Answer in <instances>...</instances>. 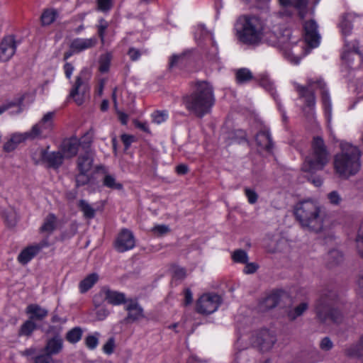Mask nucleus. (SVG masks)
I'll list each match as a JSON object with an SVG mask.
<instances>
[{
    "mask_svg": "<svg viewBox=\"0 0 363 363\" xmlns=\"http://www.w3.org/2000/svg\"><path fill=\"white\" fill-rule=\"evenodd\" d=\"M87 172H81L77 176L76 183L77 186H83L87 184L89 181V177L86 175Z\"/></svg>",
    "mask_w": 363,
    "mask_h": 363,
    "instance_id": "nucleus-54",
    "label": "nucleus"
},
{
    "mask_svg": "<svg viewBox=\"0 0 363 363\" xmlns=\"http://www.w3.org/2000/svg\"><path fill=\"white\" fill-rule=\"evenodd\" d=\"M121 140L123 143L125 148L128 149L129 146L131 145V143L133 142L134 137L133 135L123 134L121 135Z\"/></svg>",
    "mask_w": 363,
    "mask_h": 363,
    "instance_id": "nucleus-59",
    "label": "nucleus"
},
{
    "mask_svg": "<svg viewBox=\"0 0 363 363\" xmlns=\"http://www.w3.org/2000/svg\"><path fill=\"white\" fill-rule=\"evenodd\" d=\"M98 9L106 12L111 9L112 6V0H97Z\"/></svg>",
    "mask_w": 363,
    "mask_h": 363,
    "instance_id": "nucleus-50",
    "label": "nucleus"
},
{
    "mask_svg": "<svg viewBox=\"0 0 363 363\" xmlns=\"http://www.w3.org/2000/svg\"><path fill=\"white\" fill-rule=\"evenodd\" d=\"M78 206L86 218L91 219L95 216L96 209L85 200H80Z\"/></svg>",
    "mask_w": 363,
    "mask_h": 363,
    "instance_id": "nucleus-31",
    "label": "nucleus"
},
{
    "mask_svg": "<svg viewBox=\"0 0 363 363\" xmlns=\"http://www.w3.org/2000/svg\"><path fill=\"white\" fill-rule=\"evenodd\" d=\"M56 218L53 214L48 215L41 227V231L50 233L55 228Z\"/></svg>",
    "mask_w": 363,
    "mask_h": 363,
    "instance_id": "nucleus-36",
    "label": "nucleus"
},
{
    "mask_svg": "<svg viewBox=\"0 0 363 363\" xmlns=\"http://www.w3.org/2000/svg\"><path fill=\"white\" fill-rule=\"evenodd\" d=\"M99 296L106 300L108 303L115 306H118L122 303L125 304L127 301L124 294L111 290L107 287L101 289Z\"/></svg>",
    "mask_w": 363,
    "mask_h": 363,
    "instance_id": "nucleus-19",
    "label": "nucleus"
},
{
    "mask_svg": "<svg viewBox=\"0 0 363 363\" xmlns=\"http://www.w3.org/2000/svg\"><path fill=\"white\" fill-rule=\"evenodd\" d=\"M256 142L259 147L269 150L272 146V140L269 133L267 130L258 133L256 135Z\"/></svg>",
    "mask_w": 363,
    "mask_h": 363,
    "instance_id": "nucleus-27",
    "label": "nucleus"
},
{
    "mask_svg": "<svg viewBox=\"0 0 363 363\" xmlns=\"http://www.w3.org/2000/svg\"><path fill=\"white\" fill-rule=\"evenodd\" d=\"M99 275L96 273H91L82 279L79 284V291L84 294L89 291L98 281Z\"/></svg>",
    "mask_w": 363,
    "mask_h": 363,
    "instance_id": "nucleus-25",
    "label": "nucleus"
},
{
    "mask_svg": "<svg viewBox=\"0 0 363 363\" xmlns=\"http://www.w3.org/2000/svg\"><path fill=\"white\" fill-rule=\"evenodd\" d=\"M183 55H174L171 57L169 60V67H174L179 62H180L184 58Z\"/></svg>",
    "mask_w": 363,
    "mask_h": 363,
    "instance_id": "nucleus-63",
    "label": "nucleus"
},
{
    "mask_svg": "<svg viewBox=\"0 0 363 363\" xmlns=\"http://www.w3.org/2000/svg\"><path fill=\"white\" fill-rule=\"evenodd\" d=\"M74 70V67L71 63L67 62L65 64L64 71H65V76L67 79L71 78Z\"/></svg>",
    "mask_w": 363,
    "mask_h": 363,
    "instance_id": "nucleus-61",
    "label": "nucleus"
},
{
    "mask_svg": "<svg viewBox=\"0 0 363 363\" xmlns=\"http://www.w3.org/2000/svg\"><path fill=\"white\" fill-rule=\"evenodd\" d=\"M23 141L21 134H13L8 142L4 145V150L7 152L13 150L16 146Z\"/></svg>",
    "mask_w": 363,
    "mask_h": 363,
    "instance_id": "nucleus-38",
    "label": "nucleus"
},
{
    "mask_svg": "<svg viewBox=\"0 0 363 363\" xmlns=\"http://www.w3.org/2000/svg\"><path fill=\"white\" fill-rule=\"evenodd\" d=\"M97 39L95 37L90 38H77L72 40L70 49L73 52H81L95 46Z\"/></svg>",
    "mask_w": 363,
    "mask_h": 363,
    "instance_id": "nucleus-21",
    "label": "nucleus"
},
{
    "mask_svg": "<svg viewBox=\"0 0 363 363\" xmlns=\"http://www.w3.org/2000/svg\"><path fill=\"white\" fill-rule=\"evenodd\" d=\"M36 328V324L35 321L30 319L24 323V335H29Z\"/></svg>",
    "mask_w": 363,
    "mask_h": 363,
    "instance_id": "nucleus-57",
    "label": "nucleus"
},
{
    "mask_svg": "<svg viewBox=\"0 0 363 363\" xmlns=\"http://www.w3.org/2000/svg\"><path fill=\"white\" fill-rule=\"evenodd\" d=\"M328 259H332V262L337 264L342 259V254L337 250H331L328 254Z\"/></svg>",
    "mask_w": 363,
    "mask_h": 363,
    "instance_id": "nucleus-49",
    "label": "nucleus"
},
{
    "mask_svg": "<svg viewBox=\"0 0 363 363\" xmlns=\"http://www.w3.org/2000/svg\"><path fill=\"white\" fill-rule=\"evenodd\" d=\"M82 331L79 328H75L69 330L66 336L67 340L71 343H76L81 339Z\"/></svg>",
    "mask_w": 363,
    "mask_h": 363,
    "instance_id": "nucleus-40",
    "label": "nucleus"
},
{
    "mask_svg": "<svg viewBox=\"0 0 363 363\" xmlns=\"http://www.w3.org/2000/svg\"><path fill=\"white\" fill-rule=\"evenodd\" d=\"M99 333H96L95 335H91L86 337L85 344L89 349L94 350L97 347L99 344Z\"/></svg>",
    "mask_w": 363,
    "mask_h": 363,
    "instance_id": "nucleus-43",
    "label": "nucleus"
},
{
    "mask_svg": "<svg viewBox=\"0 0 363 363\" xmlns=\"http://www.w3.org/2000/svg\"><path fill=\"white\" fill-rule=\"evenodd\" d=\"M245 264V266L243 269V272L246 274L255 273L259 267L258 264H256L255 262H248L247 261V263Z\"/></svg>",
    "mask_w": 363,
    "mask_h": 363,
    "instance_id": "nucleus-53",
    "label": "nucleus"
},
{
    "mask_svg": "<svg viewBox=\"0 0 363 363\" xmlns=\"http://www.w3.org/2000/svg\"><path fill=\"white\" fill-rule=\"evenodd\" d=\"M308 308L307 302H302L288 312L289 318L291 320H295L301 316Z\"/></svg>",
    "mask_w": 363,
    "mask_h": 363,
    "instance_id": "nucleus-32",
    "label": "nucleus"
},
{
    "mask_svg": "<svg viewBox=\"0 0 363 363\" xmlns=\"http://www.w3.org/2000/svg\"><path fill=\"white\" fill-rule=\"evenodd\" d=\"M93 162V155L90 152H86L84 155L79 156L78 159V168L81 172H88Z\"/></svg>",
    "mask_w": 363,
    "mask_h": 363,
    "instance_id": "nucleus-24",
    "label": "nucleus"
},
{
    "mask_svg": "<svg viewBox=\"0 0 363 363\" xmlns=\"http://www.w3.org/2000/svg\"><path fill=\"white\" fill-rule=\"evenodd\" d=\"M83 74L84 72H82L77 77L74 87L69 94V96L72 98L78 105H81L83 103L85 92L87 89V85L85 81L82 79Z\"/></svg>",
    "mask_w": 363,
    "mask_h": 363,
    "instance_id": "nucleus-17",
    "label": "nucleus"
},
{
    "mask_svg": "<svg viewBox=\"0 0 363 363\" xmlns=\"http://www.w3.org/2000/svg\"><path fill=\"white\" fill-rule=\"evenodd\" d=\"M320 0H279V3L284 7H294L299 13L301 18H303L306 13V6L308 4L316 5Z\"/></svg>",
    "mask_w": 363,
    "mask_h": 363,
    "instance_id": "nucleus-20",
    "label": "nucleus"
},
{
    "mask_svg": "<svg viewBox=\"0 0 363 363\" xmlns=\"http://www.w3.org/2000/svg\"><path fill=\"white\" fill-rule=\"evenodd\" d=\"M27 313L29 318L35 320H41L48 315V311L38 305H30L27 308Z\"/></svg>",
    "mask_w": 363,
    "mask_h": 363,
    "instance_id": "nucleus-23",
    "label": "nucleus"
},
{
    "mask_svg": "<svg viewBox=\"0 0 363 363\" xmlns=\"http://www.w3.org/2000/svg\"><path fill=\"white\" fill-rule=\"evenodd\" d=\"M125 309L128 312L126 317L128 322L138 321L145 317L143 309L136 300L128 299L125 302Z\"/></svg>",
    "mask_w": 363,
    "mask_h": 363,
    "instance_id": "nucleus-15",
    "label": "nucleus"
},
{
    "mask_svg": "<svg viewBox=\"0 0 363 363\" xmlns=\"http://www.w3.org/2000/svg\"><path fill=\"white\" fill-rule=\"evenodd\" d=\"M21 99H18L16 101H9L6 103L5 104L0 106V115L2 114L5 111L13 106H16L19 112L21 110Z\"/></svg>",
    "mask_w": 363,
    "mask_h": 363,
    "instance_id": "nucleus-46",
    "label": "nucleus"
},
{
    "mask_svg": "<svg viewBox=\"0 0 363 363\" xmlns=\"http://www.w3.org/2000/svg\"><path fill=\"white\" fill-rule=\"evenodd\" d=\"M80 145V140L77 137H72L63 140L60 147V150L65 159H69L77 154Z\"/></svg>",
    "mask_w": 363,
    "mask_h": 363,
    "instance_id": "nucleus-16",
    "label": "nucleus"
},
{
    "mask_svg": "<svg viewBox=\"0 0 363 363\" xmlns=\"http://www.w3.org/2000/svg\"><path fill=\"white\" fill-rule=\"evenodd\" d=\"M329 160V152L323 140L320 137H315L312 144V152L306 158L302 166V170L306 172L321 170L328 163Z\"/></svg>",
    "mask_w": 363,
    "mask_h": 363,
    "instance_id": "nucleus-6",
    "label": "nucleus"
},
{
    "mask_svg": "<svg viewBox=\"0 0 363 363\" xmlns=\"http://www.w3.org/2000/svg\"><path fill=\"white\" fill-rule=\"evenodd\" d=\"M235 30L238 39L244 44L257 45L265 41L279 48L284 57L293 65H298L307 55L299 35H294L289 29L278 27L267 32L265 22L259 16L246 14L240 16L235 24Z\"/></svg>",
    "mask_w": 363,
    "mask_h": 363,
    "instance_id": "nucleus-1",
    "label": "nucleus"
},
{
    "mask_svg": "<svg viewBox=\"0 0 363 363\" xmlns=\"http://www.w3.org/2000/svg\"><path fill=\"white\" fill-rule=\"evenodd\" d=\"M345 354L351 357L363 358V335L357 343L353 344L345 349Z\"/></svg>",
    "mask_w": 363,
    "mask_h": 363,
    "instance_id": "nucleus-26",
    "label": "nucleus"
},
{
    "mask_svg": "<svg viewBox=\"0 0 363 363\" xmlns=\"http://www.w3.org/2000/svg\"><path fill=\"white\" fill-rule=\"evenodd\" d=\"M232 258L234 262L241 264L247 263L248 261L247 253L243 250H237L233 252Z\"/></svg>",
    "mask_w": 363,
    "mask_h": 363,
    "instance_id": "nucleus-41",
    "label": "nucleus"
},
{
    "mask_svg": "<svg viewBox=\"0 0 363 363\" xmlns=\"http://www.w3.org/2000/svg\"><path fill=\"white\" fill-rule=\"evenodd\" d=\"M173 277L177 279H182L186 277V271L182 267H175L173 271Z\"/></svg>",
    "mask_w": 363,
    "mask_h": 363,
    "instance_id": "nucleus-58",
    "label": "nucleus"
},
{
    "mask_svg": "<svg viewBox=\"0 0 363 363\" xmlns=\"http://www.w3.org/2000/svg\"><path fill=\"white\" fill-rule=\"evenodd\" d=\"M294 214L302 228L314 232L323 229L325 214L318 202L312 199L301 201L294 206Z\"/></svg>",
    "mask_w": 363,
    "mask_h": 363,
    "instance_id": "nucleus-3",
    "label": "nucleus"
},
{
    "mask_svg": "<svg viewBox=\"0 0 363 363\" xmlns=\"http://www.w3.org/2000/svg\"><path fill=\"white\" fill-rule=\"evenodd\" d=\"M169 228L165 225H157L152 228V232L157 236H162L167 234Z\"/></svg>",
    "mask_w": 363,
    "mask_h": 363,
    "instance_id": "nucleus-48",
    "label": "nucleus"
},
{
    "mask_svg": "<svg viewBox=\"0 0 363 363\" xmlns=\"http://www.w3.org/2000/svg\"><path fill=\"white\" fill-rule=\"evenodd\" d=\"M55 112L50 111L45 113L42 119L32 128L24 133V140H34L46 138L52 130Z\"/></svg>",
    "mask_w": 363,
    "mask_h": 363,
    "instance_id": "nucleus-9",
    "label": "nucleus"
},
{
    "mask_svg": "<svg viewBox=\"0 0 363 363\" xmlns=\"http://www.w3.org/2000/svg\"><path fill=\"white\" fill-rule=\"evenodd\" d=\"M35 363H54L52 355L45 352L35 357Z\"/></svg>",
    "mask_w": 363,
    "mask_h": 363,
    "instance_id": "nucleus-51",
    "label": "nucleus"
},
{
    "mask_svg": "<svg viewBox=\"0 0 363 363\" xmlns=\"http://www.w3.org/2000/svg\"><path fill=\"white\" fill-rule=\"evenodd\" d=\"M294 85L300 99L304 103L303 111L307 117H313L315 113V99L313 91L315 89H320L325 117L328 126L330 128L332 121V104L328 91L325 88V84L321 79L316 81L309 79L306 86H301L296 82L294 83Z\"/></svg>",
    "mask_w": 363,
    "mask_h": 363,
    "instance_id": "nucleus-2",
    "label": "nucleus"
},
{
    "mask_svg": "<svg viewBox=\"0 0 363 363\" xmlns=\"http://www.w3.org/2000/svg\"><path fill=\"white\" fill-rule=\"evenodd\" d=\"M333 347V343L329 337H325L321 340L320 343V347L321 348V350L328 351L331 350Z\"/></svg>",
    "mask_w": 363,
    "mask_h": 363,
    "instance_id": "nucleus-56",
    "label": "nucleus"
},
{
    "mask_svg": "<svg viewBox=\"0 0 363 363\" xmlns=\"http://www.w3.org/2000/svg\"><path fill=\"white\" fill-rule=\"evenodd\" d=\"M109 314L108 311L104 306H98L96 308V317L98 320H104Z\"/></svg>",
    "mask_w": 363,
    "mask_h": 363,
    "instance_id": "nucleus-52",
    "label": "nucleus"
},
{
    "mask_svg": "<svg viewBox=\"0 0 363 363\" xmlns=\"http://www.w3.org/2000/svg\"><path fill=\"white\" fill-rule=\"evenodd\" d=\"M135 245V239L132 231L122 229L116 238L114 248L118 252H124L132 250Z\"/></svg>",
    "mask_w": 363,
    "mask_h": 363,
    "instance_id": "nucleus-12",
    "label": "nucleus"
},
{
    "mask_svg": "<svg viewBox=\"0 0 363 363\" xmlns=\"http://www.w3.org/2000/svg\"><path fill=\"white\" fill-rule=\"evenodd\" d=\"M194 37L197 42H201L202 40H209L213 43L212 34L206 30L203 25H198L196 27Z\"/></svg>",
    "mask_w": 363,
    "mask_h": 363,
    "instance_id": "nucleus-29",
    "label": "nucleus"
},
{
    "mask_svg": "<svg viewBox=\"0 0 363 363\" xmlns=\"http://www.w3.org/2000/svg\"><path fill=\"white\" fill-rule=\"evenodd\" d=\"M252 78V72L247 68H242L236 72V80L238 83H245Z\"/></svg>",
    "mask_w": 363,
    "mask_h": 363,
    "instance_id": "nucleus-39",
    "label": "nucleus"
},
{
    "mask_svg": "<svg viewBox=\"0 0 363 363\" xmlns=\"http://www.w3.org/2000/svg\"><path fill=\"white\" fill-rule=\"evenodd\" d=\"M221 297L216 293H206L196 301V310L201 314H211L218 308Z\"/></svg>",
    "mask_w": 363,
    "mask_h": 363,
    "instance_id": "nucleus-10",
    "label": "nucleus"
},
{
    "mask_svg": "<svg viewBox=\"0 0 363 363\" xmlns=\"http://www.w3.org/2000/svg\"><path fill=\"white\" fill-rule=\"evenodd\" d=\"M103 184L105 186L112 189L121 190L123 189V185L118 182L114 176L111 174H106L104 176Z\"/></svg>",
    "mask_w": 363,
    "mask_h": 363,
    "instance_id": "nucleus-37",
    "label": "nucleus"
},
{
    "mask_svg": "<svg viewBox=\"0 0 363 363\" xmlns=\"http://www.w3.org/2000/svg\"><path fill=\"white\" fill-rule=\"evenodd\" d=\"M336 298L335 292L325 294L318 301L315 306V313L318 318L323 323L333 321L339 323L342 321L343 315L338 309L333 307V303Z\"/></svg>",
    "mask_w": 363,
    "mask_h": 363,
    "instance_id": "nucleus-7",
    "label": "nucleus"
},
{
    "mask_svg": "<svg viewBox=\"0 0 363 363\" xmlns=\"http://www.w3.org/2000/svg\"><path fill=\"white\" fill-rule=\"evenodd\" d=\"M111 60L112 55L110 52L103 54L100 56L99 60V70L100 72L106 73L108 72Z\"/></svg>",
    "mask_w": 363,
    "mask_h": 363,
    "instance_id": "nucleus-30",
    "label": "nucleus"
},
{
    "mask_svg": "<svg viewBox=\"0 0 363 363\" xmlns=\"http://www.w3.org/2000/svg\"><path fill=\"white\" fill-rule=\"evenodd\" d=\"M43 247L44 245H36L24 248V264L32 259Z\"/></svg>",
    "mask_w": 363,
    "mask_h": 363,
    "instance_id": "nucleus-33",
    "label": "nucleus"
},
{
    "mask_svg": "<svg viewBox=\"0 0 363 363\" xmlns=\"http://www.w3.org/2000/svg\"><path fill=\"white\" fill-rule=\"evenodd\" d=\"M168 118V113L166 111H157L152 114V119L155 123L161 124Z\"/></svg>",
    "mask_w": 363,
    "mask_h": 363,
    "instance_id": "nucleus-42",
    "label": "nucleus"
},
{
    "mask_svg": "<svg viewBox=\"0 0 363 363\" xmlns=\"http://www.w3.org/2000/svg\"><path fill=\"white\" fill-rule=\"evenodd\" d=\"M259 82L262 86L269 91L272 95H274L275 91L274 82L267 74H261L259 75Z\"/></svg>",
    "mask_w": 363,
    "mask_h": 363,
    "instance_id": "nucleus-34",
    "label": "nucleus"
},
{
    "mask_svg": "<svg viewBox=\"0 0 363 363\" xmlns=\"http://www.w3.org/2000/svg\"><path fill=\"white\" fill-rule=\"evenodd\" d=\"M186 108L198 117L209 112L214 103L212 86L206 82H199L194 91L184 99Z\"/></svg>",
    "mask_w": 363,
    "mask_h": 363,
    "instance_id": "nucleus-5",
    "label": "nucleus"
},
{
    "mask_svg": "<svg viewBox=\"0 0 363 363\" xmlns=\"http://www.w3.org/2000/svg\"><path fill=\"white\" fill-rule=\"evenodd\" d=\"M58 16V12L55 9H45L41 15V22L43 26L52 23Z\"/></svg>",
    "mask_w": 363,
    "mask_h": 363,
    "instance_id": "nucleus-28",
    "label": "nucleus"
},
{
    "mask_svg": "<svg viewBox=\"0 0 363 363\" xmlns=\"http://www.w3.org/2000/svg\"><path fill=\"white\" fill-rule=\"evenodd\" d=\"M341 151L334 158V168L337 174L347 179L357 174L361 169V152L350 143H341Z\"/></svg>",
    "mask_w": 363,
    "mask_h": 363,
    "instance_id": "nucleus-4",
    "label": "nucleus"
},
{
    "mask_svg": "<svg viewBox=\"0 0 363 363\" xmlns=\"http://www.w3.org/2000/svg\"><path fill=\"white\" fill-rule=\"evenodd\" d=\"M279 301V295L273 293L267 296L262 303L261 307L266 309H270L275 307Z\"/></svg>",
    "mask_w": 363,
    "mask_h": 363,
    "instance_id": "nucleus-35",
    "label": "nucleus"
},
{
    "mask_svg": "<svg viewBox=\"0 0 363 363\" xmlns=\"http://www.w3.org/2000/svg\"><path fill=\"white\" fill-rule=\"evenodd\" d=\"M353 16L352 14L346 15L342 20L340 28L342 35L344 38V47L341 55L342 60L350 65L354 57L361 58L357 50V43L356 41H350L347 38L351 34L352 30V21Z\"/></svg>",
    "mask_w": 363,
    "mask_h": 363,
    "instance_id": "nucleus-8",
    "label": "nucleus"
},
{
    "mask_svg": "<svg viewBox=\"0 0 363 363\" xmlns=\"http://www.w3.org/2000/svg\"><path fill=\"white\" fill-rule=\"evenodd\" d=\"M303 28L306 43L312 48H317L320 40L317 23L313 20L306 21L303 25Z\"/></svg>",
    "mask_w": 363,
    "mask_h": 363,
    "instance_id": "nucleus-14",
    "label": "nucleus"
},
{
    "mask_svg": "<svg viewBox=\"0 0 363 363\" xmlns=\"http://www.w3.org/2000/svg\"><path fill=\"white\" fill-rule=\"evenodd\" d=\"M115 341L113 338H109L103 347V351L107 354H111L113 352Z\"/></svg>",
    "mask_w": 363,
    "mask_h": 363,
    "instance_id": "nucleus-55",
    "label": "nucleus"
},
{
    "mask_svg": "<svg viewBox=\"0 0 363 363\" xmlns=\"http://www.w3.org/2000/svg\"><path fill=\"white\" fill-rule=\"evenodd\" d=\"M308 180L316 187L320 186L323 184V179L320 177H313Z\"/></svg>",
    "mask_w": 363,
    "mask_h": 363,
    "instance_id": "nucleus-64",
    "label": "nucleus"
},
{
    "mask_svg": "<svg viewBox=\"0 0 363 363\" xmlns=\"http://www.w3.org/2000/svg\"><path fill=\"white\" fill-rule=\"evenodd\" d=\"M17 42L14 35L5 36L0 43V62L9 61L15 54Z\"/></svg>",
    "mask_w": 363,
    "mask_h": 363,
    "instance_id": "nucleus-13",
    "label": "nucleus"
},
{
    "mask_svg": "<svg viewBox=\"0 0 363 363\" xmlns=\"http://www.w3.org/2000/svg\"><path fill=\"white\" fill-rule=\"evenodd\" d=\"M108 26V22L106 20H104V18H101L99 21V23L97 25L98 34H99V36L101 38V40L102 42H104V40L106 30Z\"/></svg>",
    "mask_w": 363,
    "mask_h": 363,
    "instance_id": "nucleus-44",
    "label": "nucleus"
},
{
    "mask_svg": "<svg viewBox=\"0 0 363 363\" xmlns=\"http://www.w3.org/2000/svg\"><path fill=\"white\" fill-rule=\"evenodd\" d=\"M33 159L36 162L42 161L46 162L49 167L57 169L62 164L65 157L60 150L49 152L45 149L38 148L33 155Z\"/></svg>",
    "mask_w": 363,
    "mask_h": 363,
    "instance_id": "nucleus-11",
    "label": "nucleus"
},
{
    "mask_svg": "<svg viewBox=\"0 0 363 363\" xmlns=\"http://www.w3.org/2000/svg\"><path fill=\"white\" fill-rule=\"evenodd\" d=\"M355 241L357 253L363 257V237H357Z\"/></svg>",
    "mask_w": 363,
    "mask_h": 363,
    "instance_id": "nucleus-60",
    "label": "nucleus"
},
{
    "mask_svg": "<svg viewBox=\"0 0 363 363\" xmlns=\"http://www.w3.org/2000/svg\"><path fill=\"white\" fill-rule=\"evenodd\" d=\"M62 348L63 340L61 337L57 335L48 340L45 347V352L51 355H55L59 354Z\"/></svg>",
    "mask_w": 363,
    "mask_h": 363,
    "instance_id": "nucleus-22",
    "label": "nucleus"
},
{
    "mask_svg": "<svg viewBox=\"0 0 363 363\" xmlns=\"http://www.w3.org/2000/svg\"><path fill=\"white\" fill-rule=\"evenodd\" d=\"M327 198L330 204L338 206L341 203L342 199L337 191H333L327 195Z\"/></svg>",
    "mask_w": 363,
    "mask_h": 363,
    "instance_id": "nucleus-45",
    "label": "nucleus"
},
{
    "mask_svg": "<svg viewBox=\"0 0 363 363\" xmlns=\"http://www.w3.org/2000/svg\"><path fill=\"white\" fill-rule=\"evenodd\" d=\"M245 194L247 199L248 202L250 204H254L257 202V199H258V195L255 192V191H254L253 189H251L249 188H245Z\"/></svg>",
    "mask_w": 363,
    "mask_h": 363,
    "instance_id": "nucleus-47",
    "label": "nucleus"
},
{
    "mask_svg": "<svg viewBox=\"0 0 363 363\" xmlns=\"http://www.w3.org/2000/svg\"><path fill=\"white\" fill-rule=\"evenodd\" d=\"M276 342L275 337L268 330L262 331L257 337L255 340H252V345L259 347L262 351H266L272 348Z\"/></svg>",
    "mask_w": 363,
    "mask_h": 363,
    "instance_id": "nucleus-18",
    "label": "nucleus"
},
{
    "mask_svg": "<svg viewBox=\"0 0 363 363\" xmlns=\"http://www.w3.org/2000/svg\"><path fill=\"white\" fill-rule=\"evenodd\" d=\"M128 54L130 58L133 61L138 60L141 55L140 52L138 50L133 48L129 49Z\"/></svg>",
    "mask_w": 363,
    "mask_h": 363,
    "instance_id": "nucleus-62",
    "label": "nucleus"
}]
</instances>
